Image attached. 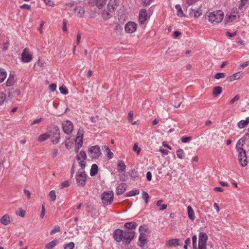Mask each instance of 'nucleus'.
<instances>
[{"label": "nucleus", "instance_id": "obj_1", "mask_svg": "<svg viewBox=\"0 0 249 249\" xmlns=\"http://www.w3.org/2000/svg\"><path fill=\"white\" fill-rule=\"evenodd\" d=\"M245 140L243 139H240L237 142L236 149L238 152L239 161L242 166L247 165V157L246 151L243 148Z\"/></svg>", "mask_w": 249, "mask_h": 249}, {"label": "nucleus", "instance_id": "obj_2", "mask_svg": "<svg viewBox=\"0 0 249 249\" xmlns=\"http://www.w3.org/2000/svg\"><path fill=\"white\" fill-rule=\"evenodd\" d=\"M208 17L210 22L216 24L220 23L223 19L224 13L221 10L215 11L209 13Z\"/></svg>", "mask_w": 249, "mask_h": 249}, {"label": "nucleus", "instance_id": "obj_3", "mask_svg": "<svg viewBox=\"0 0 249 249\" xmlns=\"http://www.w3.org/2000/svg\"><path fill=\"white\" fill-rule=\"evenodd\" d=\"M239 11L237 8H233L231 13L226 16L225 21L226 23H231L235 20H239L240 19Z\"/></svg>", "mask_w": 249, "mask_h": 249}, {"label": "nucleus", "instance_id": "obj_4", "mask_svg": "<svg viewBox=\"0 0 249 249\" xmlns=\"http://www.w3.org/2000/svg\"><path fill=\"white\" fill-rule=\"evenodd\" d=\"M88 153L92 159H97L101 154L100 147L98 145L91 146L89 148Z\"/></svg>", "mask_w": 249, "mask_h": 249}, {"label": "nucleus", "instance_id": "obj_5", "mask_svg": "<svg viewBox=\"0 0 249 249\" xmlns=\"http://www.w3.org/2000/svg\"><path fill=\"white\" fill-rule=\"evenodd\" d=\"M86 178L87 176L85 174L84 169L81 168L79 169L76 175V182L78 185L81 186H85Z\"/></svg>", "mask_w": 249, "mask_h": 249}, {"label": "nucleus", "instance_id": "obj_6", "mask_svg": "<svg viewBox=\"0 0 249 249\" xmlns=\"http://www.w3.org/2000/svg\"><path fill=\"white\" fill-rule=\"evenodd\" d=\"M114 198V194L112 191L104 192L102 195V201L106 205L110 204Z\"/></svg>", "mask_w": 249, "mask_h": 249}, {"label": "nucleus", "instance_id": "obj_7", "mask_svg": "<svg viewBox=\"0 0 249 249\" xmlns=\"http://www.w3.org/2000/svg\"><path fill=\"white\" fill-rule=\"evenodd\" d=\"M87 159V154L84 151H80L76 155V159L81 168L84 169L86 165L85 160Z\"/></svg>", "mask_w": 249, "mask_h": 249}, {"label": "nucleus", "instance_id": "obj_8", "mask_svg": "<svg viewBox=\"0 0 249 249\" xmlns=\"http://www.w3.org/2000/svg\"><path fill=\"white\" fill-rule=\"evenodd\" d=\"M135 232L132 231H123L122 242L124 244H128L133 238Z\"/></svg>", "mask_w": 249, "mask_h": 249}, {"label": "nucleus", "instance_id": "obj_9", "mask_svg": "<svg viewBox=\"0 0 249 249\" xmlns=\"http://www.w3.org/2000/svg\"><path fill=\"white\" fill-rule=\"evenodd\" d=\"M63 131L67 134H71L73 129L72 123L69 120H64L62 123Z\"/></svg>", "mask_w": 249, "mask_h": 249}, {"label": "nucleus", "instance_id": "obj_10", "mask_svg": "<svg viewBox=\"0 0 249 249\" xmlns=\"http://www.w3.org/2000/svg\"><path fill=\"white\" fill-rule=\"evenodd\" d=\"M33 58V54L28 48H25L21 53V59L23 62H30Z\"/></svg>", "mask_w": 249, "mask_h": 249}, {"label": "nucleus", "instance_id": "obj_11", "mask_svg": "<svg viewBox=\"0 0 249 249\" xmlns=\"http://www.w3.org/2000/svg\"><path fill=\"white\" fill-rule=\"evenodd\" d=\"M137 28V24L132 21L128 22L124 26V30L127 34H132L134 33L136 31Z\"/></svg>", "mask_w": 249, "mask_h": 249}, {"label": "nucleus", "instance_id": "obj_12", "mask_svg": "<svg viewBox=\"0 0 249 249\" xmlns=\"http://www.w3.org/2000/svg\"><path fill=\"white\" fill-rule=\"evenodd\" d=\"M119 2L117 0H109L107 6L109 12H114L118 8Z\"/></svg>", "mask_w": 249, "mask_h": 249}, {"label": "nucleus", "instance_id": "obj_13", "mask_svg": "<svg viewBox=\"0 0 249 249\" xmlns=\"http://www.w3.org/2000/svg\"><path fill=\"white\" fill-rule=\"evenodd\" d=\"M148 16L146 10L142 9L140 10L139 14V21L141 24H143L147 20Z\"/></svg>", "mask_w": 249, "mask_h": 249}, {"label": "nucleus", "instance_id": "obj_14", "mask_svg": "<svg viewBox=\"0 0 249 249\" xmlns=\"http://www.w3.org/2000/svg\"><path fill=\"white\" fill-rule=\"evenodd\" d=\"M202 14V12L200 8L191 9L189 11V15L191 17H193L194 18H198L200 16H201Z\"/></svg>", "mask_w": 249, "mask_h": 249}, {"label": "nucleus", "instance_id": "obj_15", "mask_svg": "<svg viewBox=\"0 0 249 249\" xmlns=\"http://www.w3.org/2000/svg\"><path fill=\"white\" fill-rule=\"evenodd\" d=\"M78 136H77L75 141L76 147L75 148V151L76 152L79 150L80 147L83 144V134L78 133Z\"/></svg>", "mask_w": 249, "mask_h": 249}, {"label": "nucleus", "instance_id": "obj_16", "mask_svg": "<svg viewBox=\"0 0 249 249\" xmlns=\"http://www.w3.org/2000/svg\"><path fill=\"white\" fill-rule=\"evenodd\" d=\"M113 236L114 239L117 242L122 241L123 236V231L120 229L116 230L114 232Z\"/></svg>", "mask_w": 249, "mask_h": 249}, {"label": "nucleus", "instance_id": "obj_17", "mask_svg": "<svg viewBox=\"0 0 249 249\" xmlns=\"http://www.w3.org/2000/svg\"><path fill=\"white\" fill-rule=\"evenodd\" d=\"M107 0H89V3L91 6H97V7L101 9L105 4Z\"/></svg>", "mask_w": 249, "mask_h": 249}, {"label": "nucleus", "instance_id": "obj_18", "mask_svg": "<svg viewBox=\"0 0 249 249\" xmlns=\"http://www.w3.org/2000/svg\"><path fill=\"white\" fill-rule=\"evenodd\" d=\"M179 241V239H172L168 240L166 245L169 247H176L180 245Z\"/></svg>", "mask_w": 249, "mask_h": 249}, {"label": "nucleus", "instance_id": "obj_19", "mask_svg": "<svg viewBox=\"0 0 249 249\" xmlns=\"http://www.w3.org/2000/svg\"><path fill=\"white\" fill-rule=\"evenodd\" d=\"M103 150L105 153L106 157L108 159V160H110L112 158L113 156V153L110 151L109 147L107 145H104L102 147Z\"/></svg>", "mask_w": 249, "mask_h": 249}, {"label": "nucleus", "instance_id": "obj_20", "mask_svg": "<svg viewBox=\"0 0 249 249\" xmlns=\"http://www.w3.org/2000/svg\"><path fill=\"white\" fill-rule=\"evenodd\" d=\"M146 235L144 233H141L139 238L138 246L143 248L146 243Z\"/></svg>", "mask_w": 249, "mask_h": 249}, {"label": "nucleus", "instance_id": "obj_21", "mask_svg": "<svg viewBox=\"0 0 249 249\" xmlns=\"http://www.w3.org/2000/svg\"><path fill=\"white\" fill-rule=\"evenodd\" d=\"M0 222L4 225H7L11 222V218L8 214L4 215L0 219Z\"/></svg>", "mask_w": 249, "mask_h": 249}, {"label": "nucleus", "instance_id": "obj_22", "mask_svg": "<svg viewBox=\"0 0 249 249\" xmlns=\"http://www.w3.org/2000/svg\"><path fill=\"white\" fill-rule=\"evenodd\" d=\"M187 214L190 219L194 221L196 218L195 212L191 206L187 207Z\"/></svg>", "mask_w": 249, "mask_h": 249}, {"label": "nucleus", "instance_id": "obj_23", "mask_svg": "<svg viewBox=\"0 0 249 249\" xmlns=\"http://www.w3.org/2000/svg\"><path fill=\"white\" fill-rule=\"evenodd\" d=\"M126 189V185L124 183L120 184L116 188V193L118 195H122Z\"/></svg>", "mask_w": 249, "mask_h": 249}, {"label": "nucleus", "instance_id": "obj_24", "mask_svg": "<svg viewBox=\"0 0 249 249\" xmlns=\"http://www.w3.org/2000/svg\"><path fill=\"white\" fill-rule=\"evenodd\" d=\"M15 82L16 80L14 75L10 74L6 81V85L7 87H11L15 84Z\"/></svg>", "mask_w": 249, "mask_h": 249}, {"label": "nucleus", "instance_id": "obj_25", "mask_svg": "<svg viewBox=\"0 0 249 249\" xmlns=\"http://www.w3.org/2000/svg\"><path fill=\"white\" fill-rule=\"evenodd\" d=\"M74 13L77 16L81 17L84 15L85 10L82 7L77 6L74 9Z\"/></svg>", "mask_w": 249, "mask_h": 249}, {"label": "nucleus", "instance_id": "obj_26", "mask_svg": "<svg viewBox=\"0 0 249 249\" xmlns=\"http://www.w3.org/2000/svg\"><path fill=\"white\" fill-rule=\"evenodd\" d=\"M49 132L53 135L60 134V130L58 126L55 125L51 126L49 129Z\"/></svg>", "mask_w": 249, "mask_h": 249}, {"label": "nucleus", "instance_id": "obj_27", "mask_svg": "<svg viewBox=\"0 0 249 249\" xmlns=\"http://www.w3.org/2000/svg\"><path fill=\"white\" fill-rule=\"evenodd\" d=\"M45 62L43 60L39 59L37 62L35 64L34 67L37 69V70H40L45 66Z\"/></svg>", "mask_w": 249, "mask_h": 249}, {"label": "nucleus", "instance_id": "obj_28", "mask_svg": "<svg viewBox=\"0 0 249 249\" xmlns=\"http://www.w3.org/2000/svg\"><path fill=\"white\" fill-rule=\"evenodd\" d=\"M249 123V117H247L245 120H241L238 122L237 125L239 128H243L246 127Z\"/></svg>", "mask_w": 249, "mask_h": 249}, {"label": "nucleus", "instance_id": "obj_29", "mask_svg": "<svg viewBox=\"0 0 249 249\" xmlns=\"http://www.w3.org/2000/svg\"><path fill=\"white\" fill-rule=\"evenodd\" d=\"M58 240L57 239H54L46 244L45 248L46 249H52L58 244Z\"/></svg>", "mask_w": 249, "mask_h": 249}, {"label": "nucleus", "instance_id": "obj_30", "mask_svg": "<svg viewBox=\"0 0 249 249\" xmlns=\"http://www.w3.org/2000/svg\"><path fill=\"white\" fill-rule=\"evenodd\" d=\"M137 225L135 222H129L124 224V227L129 230H135L137 227Z\"/></svg>", "mask_w": 249, "mask_h": 249}, {"label": "nucleus", "instance_id": "obj_31", "mask_svg": "<svg viewBox=\"0 0 249 249\" xmlns=\"http://www.w3.org/2000/svg\"><path fill=\"white\" fill-rule=\"evenodd\" d=\"M98 171V168L97 165L96 164H93L92 165L90 171V175L91 177H93L96 175Z\"/></svg>", "mask_w": 249, "mask_h": 249}, {"label": "nucleus", "instance_id": "obj_32", "mask_svg": "<svg viewBox=\"0 0 249 249\" xmlns=\"http://www.w3.org/2000/svg\"><path fill=\"white\" fill-rule=\"evenodd\" d=\"M7 77V72L5 70L0 68V83L3 82Z\"/></svg>", "mask_w": 249, "mask_h": 249}, {"label": "nucleus", "instance_id": "obj_33", "mask_svg": "<svg viewBox=\"0 0 249 249\" xmlns=\"http://www.w3.org/2000/svg\"><path fill=\"white\" fill-rule=\"evenodd\" d=\"M208 240V236L206 233L201 232L199 233L198 236V241L207 242Z\"/></svg>", "mask_w": 249, "mask_h": 249}, {"label": "nucleus", "instance_id": "obj_34", "mask_svg": "<svg viewBox=\"0 0 249 249\" xmlns=\"http://www.w3.org/2000/svg\"><path fill=\"white\" fill-rule=\"evenodd\" d=\"M175 8L177 10V15L179 17H184V15L183 12L181 9V7L179 4H177L175 6Z\"/></svg>", "mask_w": 249, "mask_h": 249}, {"label": "nucleus", "instance_id": "obj_35", "mask_svg": "<svg viewBox=\"0 0 249 249\" xmlns=\"http://www.w3.org/2000/svg\"><path fill=\"white\" fill-rule=\"evenodd\" d=\"M60 139V134L53 135L51 136V141L53 144L58 143Z\"/></svg>", "mask_w": 249, "mask_h": 249}, {"label": "nucleus", "instance_id": "obj_36", "mask_svg": "<svg viewBox=\"0 0 249 249\" xmlns=\"http://www.w3.org/2000/svg\"><path fill=\"white\" fill-rule=\"evenodd\" d=\"M222 91V89L221 87L217 86L213 88V94L214 96H216L218 94H220Z\"/></svg>", "mask_w": 249, "mask_h": 249}, {"label": "nucleus", "instance_id": "obj_37", "mask_svg": "<svg viewBox=\"0 0 249 249\" xmlns=\"http://www.w3.org/2000/svg\"><path fill=\"white\" fill-rule=\"evenodd\" d=\"M241 77V73L240 72H236L229 77V80L230 81H234L235 79H238Z\"/></svg>", "mask_w": 249, "mask_h": 249}, {"label": "nucleus", "instance_id": "obj_38", "mask_svg": "<svg viewBox=\"0 0 249 249\" xmlns=\"http://www.w3.org/2000/svg\"><path fill=\"white\" fill-rule=\"evenodd\" d=\"M118 166L119 167L118 171L121 172L124 171L126 168L125 164L122 160L119 161Z\"/></svg>", "mask_w": 249, "mask_h": 249}, {"label": "nucleus", "instance_id": "obj_39", "mask_svg": "<svg viewBox=\"0 0 249 249\" xmlns=\"http://www.w3.org/2000/svg\"><path fill=\"white\" fill-rule=\"evenodd\" d=\"M112 13L113 12H109L108 9H107V11L104 12L102 14V17L103 19L105 20H107L108 19L110 18L111 17V13Z\"/></svg>", "mask_w": 249, "mask_h": 249}, {"label": "nucleus", "instance_id": "obj_40", "mask_svg": "<svg viewBox=\"0 0 249 249\" xmlns=\"http://www.w3.org/2000/svg\"><path fill=\"white\" fill-rule=\"evenodd\" d=\"M50 137V135L47 133H44L40 135L38 139V141L40 142H43L48 139Z\"/></svg>", "mask_w": 249, "mask_h": 249}, {"label": "nucleus", "instance_id": "obj_41", "mask_svg": "<svg viewBox=\"0 0 249 249\" xmlns=\"http://www.w3.org/2000/svg\"><path fill=\"white\" fill-rule=\"evenodd\" d=\"M142 198L144 200L145 204H147L150 198L147 192L143 191L142 193Z\"/></svg>", "mask_w": 249, "mask_h": 249}, {"label": "nucleus", "instance_id": "obj_42", "mask_svg": "<svg viewBox=\"0 0 249 249\" xmlns=\"http://www.w3.org/2000/svg\"><path fill=\"white\" fill-rule=\"evenodd\" d=\"M177 155L180 159H183L185 156V153L182 149H179L177 151Z\"/></svg>", "mask_w": 249, "mask_h": 249}, {"label": "nucleus", "instance_id": "obj_43", "mask_svg": "<svg viewBox=\"0 0 249 249\" xmlns=\"http://www.w3.org/2000/svg\"><path fill=\"white\" fill-rule=\"evenodd\" d=\"M162 202V200H160L157 201V206H160V211H163L167 208V205L166 204H162L161 205V203Z\"/></svg>", "mask_w": 249, "mask_h": 249}, {"label": "nucleus", "instance_id": "obj_44", "mask_svg": "<svg viewBox=\"0 0 249 249\" xmlns=\"http://www.w3.org/2000/svg\"><path fill=\"white\" fill-rule=\"evenodd\" d=\"M193 249H197V237L196 235H193L192 237Z\"/></svg>", "mask_w": 249, "mask_h": 249}, {"label": "nucleus", "instance_id": "obj_45", "mask_svg": "<svg viewBox=\"0 0 249 249\" xmlns=\"http://www.w3.org/2000/svg\"><path fill=\"white\" fill-rule=\"evenodd\" d=\"M6 99V94L3 92H0V105H1Z\"/></svg>", "mask_w": 249, "mask_h": 249}, {"label": "nucleus", "instance_id": "obj_46", "mask_svg": "<svg viewBox=\"0 0 249 249\" xmlns=\"http://www.w3.org/2000/svg\"><path fill=\"white\" fill-rule=\"evenodd\" d=\"M74 246V243L71 242L67 244L64 247V249H73Z\"/></svg>", "mask_w": 249, "mask_h": 249}, {"label": "nucleus", "instance_id": "obj_47", "mask_svg": "<svg viewBox=\"0 0 249 249\" xmlns=\"http://www.w3.org/2000/svg\"><path fill=\"white\" fill-rule=\"evenodd\" d=\"M49 196L53 201L56 200V196L55 195V192L54 190L50 191V192L49 193Z\"/></svg>", "mask_w": 249, "mask_h": 249}, {"label": "nucleus", "instance_id": "obj_48", "mask_svg": "<svg viewBox=\"0 0 249 249\" xmlns=\"http://www.w3.org/2000/svg\"><path fill=\"white\" fill-rule=\"evenodd\" d=\"M225 77V74L223 72H219L216 73V74L214 75V78L216 79H219L221 78H223Z\"/></svg>", "mask_w": 249, "mask_h": 249}, {"label": "nucleus", "instance_id": "obj_49", "mask_svg": "<svg viewBox=\"0 0 249 249\" xmlns=\"http://www.w3.org/2000/svg\"><path fill=\"white\" fill-rule=\"evenodd\" d=\"M206 243L198 241V249H206Z\"/></svg>", "mask_w": 249, "mask_h": 249}, {"label": "nucleus", "instance_id": "obj_50", "mask_svg": "<svg viewBox=\"0 0 249 249\" xmlns=\"http://www.w3.org/2000/svg\"><path fill=\"white\" fill-rule=\"evenodd\" d=\"M59 90L61 93L64 95H66L68 93V91L66 87L61 86L59 88Z\"/></svg>", "mask_w": 249, "mask_h": 249}, {"label": "nucleus", "instance_id": "obj_51", "mask_svg": "<svg viewBox=\"0 0 249 249\" xmlns=\"http://www.w3.org/2000/svg\"><path fill=\"white\" fill-rule=\"evenodd\" d=\"M60 227L58 226H55L53 229L51 231L50 233L51 235L54 234L55 233L60 231Z\"/></svg>", "mask_w": 249, "mask_h": 249}, {"label": "nucleus", "instance_id": "obj_52", "mask_svg": "<svg viewBox=\"0 0 249 249\" xmlns=\"http://www.w3.org/2000/svg\"><path fill=\"white\" fill-rule=\"evenodd\" d=\"M192 139L191 137H182L181 138V141L183 143H186Z\"/></svg>", "mask_w": 249, "mask_h": 249}, {"label": "nucleus", "instance_id": "obj_53", "mask_svg": "<svg viewBox=\"0 0 249 249\" xmlns=\"http://www.w3.org/2000/svg\"><path fill=\"white\" fill-rule=\"evenodd\" d=\"M247 1H248V0H241L240 4H239L237 9L241 10L244 7V6L245 5V4L247 2Z\"/></svg>", "mask_w": 249, "mask_h": 249}, {"label": "nucleus", "instance_id": "obj_54", "mask_svg": "<svg viewBox=\"0 0 249 249\" xmlns=\"http://www.w3.org/2000/svg\"><path fill=\"white\" fill-rule=\"evenodd\" d=\"M141 148L139 147L138 144L137 143H135L133 147V150L135 152H136L137 154H139L141 151Z\"/></svg>", "mask_w": 249, "mask_h": 249}, {"label": "nucleus", "instance_id": "obj_55", "mask_svg": "<svg viewBox=\"0 0 249 249\" xmlns=\"http://www.w3.org/2000/svg\"><path fill=\"white\" fill-rule=\"evenodd\" d=\"M69 140V139H68L65 142V146L68 149H70L73 145V143L72 142L68 141Z\"/></svg>", "mask_w": 249, "mask_h": 249}, {"label": "nucleus", "instance_id": "obj_56", "mask_svg": "<svg viewBox=\"0 0 249 249\" xmlns=\"http://www.w3.org/2000/svg\"><path fill=\"white\" fill-rule=\"evenodd\" d=\"M140 191L138 190H135L131 191H130L129 194V196H135L138 194H139Z\"/></svg>", "mask_w": 249, "mask_h": 249}, {"label": "nucleus", "instance_id": "obj_57", "mask_svg": "<svg viewBox=\"0 0 249 249\" xmlns=\"http://www.w3.org/2000/svg\"><path fill=\"white\" fill-rule=\"evenodd\" d=\"M25 211L22 209L20 208L16 213L20 217H23L25 215Z\"/></svg>", "mask_w": 249, "mask_h": 249}, {"label": "nucleus", "instance_id": "obj_58", "mask_svg": "<svg viewBox=\"0 0 249 249\" xmlns=\"http://www.w3.org/2000/svg\"><path fill=\"white\" fill-rule=\"evenodd\" d=\"M58 153V150L57 148H54L52 150L51 155L53 158H54Z\"/></svg>", "mask_w": 249, "mask_h": 249}, {"label": "nucleus", "instance_id": "obj_59", "mask_svg": "<svg viewBox=\"0 0 249 249\" xmlns=\"http://www.w3.org/2000/svg\"><path fill=\"white\" fill-rule=\"evenodd\" d=\"M240 99V96L238 95H236L234 98H233L231 101H230V104H233L235 102L238 101Z\"/></svg>", "mask_w": 249, "mask_h": 249}, {"label": "nucleus", "instance_id": "obj_60", "mask_svg": "<svg viewBox=\"0 0 249 249\" xmlns=\"http://www.w3.org/2000/svg\"><path fill=\"white\" fill-rule=\"evenodd\" d=\"M70 184L68 180L62 182L61 184L62 188H64L68 187L70 186Z\"/></svg>", "mask_w": 249, "mask_h": 249}, {"label": "nucleus", "instance_id": "obj_61", "mask_svg": "<svg viewBox=\"0 0 249 249\" xmlns=\"http://www.w3.org/2000/svg\"><path fill=\"white\" fill-rule=\"evenodd\" d=\"M44 2L46 4L53 7L54 6V3L51 0H44Z\"/></svg>", "mask_w": 249, "mask_h": 249}, {"label": "nucleus", "instance_id": "obj_62", "mask_svg": "<svg viewBox=\"0 0 249 249\" xmlns=\"http://www.w3.org/2000/svg\"><path fill=\"white\" fill-rule=\"evenodd\" d=\"M20 8L22 9H27L29 10L31 9V6L27 4H24L21 5Z\"/></svg>", "mask_w": 249, "mask_h": 249}, {"label": "nucleus", "instance_id": "obj_63", "mask_svg": "<svg viewBox=\"0 0 249 249\" xmlns=\"http://www.w3.org/2000/svg\"><path fill=\"white\" fill-rule=\"evenodd\" d=\"M122 29V26L119 23H117L114 28V31L116 32H120Z\"/></svg>", "mask_w": 249, "mask_h": 249}, {"label": "nucleus", "instance_id": "obj_64", "mask_svg": "<svg viewBox=\"0 0 249 249\" xmlns=\"http://www.w3.org/2000/svg\"><path fill=\"white\" fill-rule=\"evenodd\" d=\"M49 89L52 91H54L56 90V85L55 84H52L49 86Z\"/></svg>", "mask_w": 249, "mask_h": 249}]
</instances>
